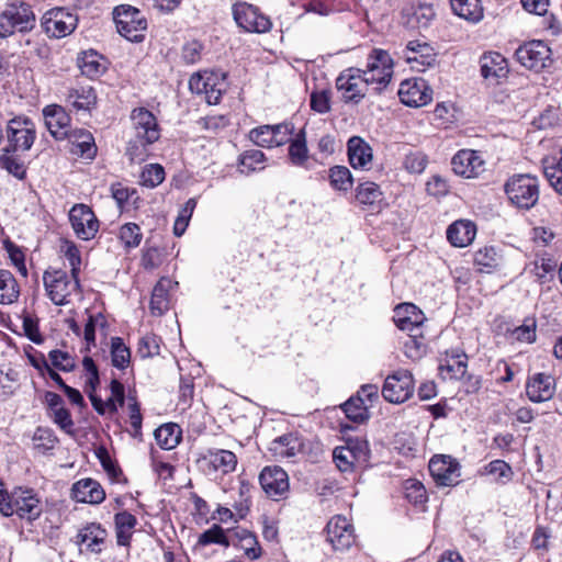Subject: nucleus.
Instances as JSON below:
<instances>
[{
    "label": "nucleus",
    "mask_w": 562,
    "mask_h": 562,
    "mask_svg": "<svg viewBox=\"0 0 562 562\" xmlns=\"http://www.w3.org/2000/svg\"><path fill=\"white\" fill-rule=\"evenodd\" d=\"M401 102L407 106L420 108L432 99V91L426 80L422 78L403 81L397 91Z\"/></svg>",
    "instance_id": "dca6fc26"
},
{
    "label": "nucleus",
    "mask_w": 562,
    "mask_h": 562,
    "mask_svg": "<svg viewBox=\"0 0 562 562\" xmlns=\"http://www.w3.org/2000/svg\"><path fill=\"white\" fill-rule=\"evenodd\" d=\"M116 541L119 546H127L132 538L137 519L131 513L123 510L114 516Z\"/></svg>",
    "instance_id": "4c0bfd02"
},
{
    "label": "nucleus",
    "mask_w": 562,
    "mask_h": 562,
    "mask_svg": "<svg viewBox=\"0 0 562 562\" xmlns=\"http://www.w3.org/2000/svg\"><path fill=\"white\" fill-rule=\"evenodd\" d=\"M34 449L41 453L53 450L58 443V438L54 430L47 427L36 428L33 435Z\"/></svg>",
    "instance_id": "09e8293b"
},
{
    "label": "nucleus",
    "mask_w": 562,
    "mask_h": 562,
    "mask_svg": "<svg viewBox=\"0 0 562 562\" xmlns=\"http://www.w3.org/2000/svg\"><path fill=\"white\" fill-rule=\"evenodd\" d=\"M393 322L403 331L415 333L423 329L426 316L412 303H402L393 310Z\"/></svg>",
    "instance_id": "412c9836"
},
{
    "label": "nucleus",
    "mask_w": 562,
    "mask_h": 562,
    "mask_svg": "<svg viewBox=\"0 0 562 562\" xmlns=\"http://www.w3.org/2000/svg\"><path fill=\"white\" fill-rule=\"evenodd\" d=\"M249 139L260 147H274L272 125H261L249 132Z\"/></svg>",
    "instance_id": "4d7b16f0"
},
{
    "label": "nucleus",
    "mask_w": 562,
    "mask_h": 562,
    "mask_svg": "<svg viewBox=\"0 0 562 562\" xmlns=\"http://www.w3.org/2000/svg\"><path fill=\"white\" fill-rule=\"evenodd\" d=\"M451 9L454 14L476 23L483 19V5L481 0H450Z\"/></svg>",
    "instance_id": "c9c22d12"
},
{
    "label": "nucleus",
    "mask_w": 562,
    "mask_h": 562,
    "mask_svg": "<svg viewBox=\"0 0 562 562\" xmlns=\"http://www.w3.org/2000/svg\"><path fill=\"white\" fill-rule=\"evenodd\" d=\"M212 80V76L201 75L198 72L192 75L189 79V88L193 93L205 94L211 87H214Z\"/></svg>",
    "instance_id": "69168bd1"
},
{
    "label": "nucleus",
    "mask_w": 562,
    "mask_h": 562,
    "mask_svg": "<svg viewBox=\"0 0 562 562\" xmlns=\"http://www.w3.org/2000/svg\"><path fill=\"white\" fill-rule=\"evenodd\" d=\"M427 159L422 153H409L406 155L404 166L409 172L420 173L425 170Z\"/></svg>",
    "instance_id": "774afa93"
},
{
    "label": "nucleus",
    "mask_w": 562,
    "mask_h": 562,
    "mask_svg": "<svg viewBox=\"0 0 562 562\" xmlns=\"http://www.w3.org/2000/svg\"><path fill=\"white\" fill-rule=\"evenodd\" d=\"M413 392V376L408 370H397L389 374V403H404Z\"/></svg>",
    "instance_id": "5701e85b"
},
{
    "label": "nucleus",
    "mask_w": 562,
    "mask_h": 562,
    "mask_svg": "<svg viewBox=\"0 0 562 562\" xmlns=\"http://www.w3.org/2000/svg\"><path fill=\"white\" fill-rule=\"evenodd\" d=\"M77 16L63 8H54L42 18V26L53 37L69 35L77 25Z\"/></svg>",
    "instance_id": "ddd939ff"
},
{
    "label": "nucleus",
    "mask_w": 562,
    "mask_h": 562,
    "mask_svg": "<svg viewBox=\"0 0 562 562\" xmlns=\"http://www.w3.org/2000/svg\"><path fill=\"white\" fill-rule=\"evenodd\" d=\"M203 461H205L212 470L223 474L235 471L237 465L235 453L224 449L209 450L203 456Z\"/></svg>",
    "instance_id": "2f4dec72"
},
{
    "label": "nucleus",
    "mask_w": 562,
    "mask_h": 562,
    "mask_svg": "<svg viewBox=\"0 0 562 562\" xmlns=\"http://www.w3.org/2000/svg\"><path fill=\"white\" fill-rule=\"evenodd\" d=\"M69 221L78 238L92 239L99 231V221L93 211L85 204H76L69 211Z\"/></svg>",
    "instance_id": "f8f14e48"
},
{
    "label": "nucleus",
    "mask_w": 562,
    "mask_h": 562,
    "mask_svg": "<svg viewBox=\"0 0 562 562\" xmlns=\"http://www.w3.org/2000/svg\"><path fill=\"white\" fill-rule=\"evenodd\" d=\"M47 415L54 422V424H56L67 435H75V423L71 418L70 412L65 406L55 409L54 412H49Z\"/></svg>",
    "instance_id": "13d9d810"
},
{
    "label": "nucleus",
    "mask_w": 562,
    "mask_h": 562,
    "mask_svg": "<svg viewBox=\"0 0 562 562\" xmlns=\"http://www.w3.org/2000/svg\"><path fill=\"white\" fill-rule=\"evenodd\" d=\"M153 143H147L145 139L134 136L127 143L126 156L131 162H143L148 157V146Z\"/></svg>",
    "instance_id": "6e6d98bb"
},
{
    "label": "nucleus",
    "mask_w": 562,
    "mask_h": 562,
    "mask_svg": "<svg viewBox=\"0 0 562 562\" xmlns=\"http://www.w3.org/2000/svg\"><path fill=\"white\" fill-rule=\"evenodd\" d=\"M429 472L438 485L452 486L458 484L460 465L456 459L446 454H436L429 461Z\"/></svg>",
    "instance_id": "2eb2a0df"
},
{
    "label": "nucleus",
    "mask_w": 562,
    "mask_h": 562,
    "mask_svg": "<svg viewBox=\"0 0 562 562\" xmlns=\"http://www.w3.org/2000/svg\"><path fill=\"white\" fill-rule=\"evenodd\" d=\"M199 543L203 546L217 543L228 547L231 544V541L221 526L213 525L210 529L201 533V536L199 537Z\"/></svg>",
    "instance_id": "052dcab7"
},
{
    "label": "nucleus",
    "mask_w": 562,
    "mask_h": 562,
    "mask_svg": "<svg viewBox=\"0 0 562 562\" xmlns=\"http://www.w3.org/2000/svg\"><path fill=\"white\" fill-rule=\"evenodd\" d=\"M108 532L100 524L91 522L79 530L76 537V543L86 546V550L90 553L99 554L103 550Z\"/></svg>",
    "instance_id": "a878e982"
},
{
    "label": "nucleus",
    "mask_w": 562,
    "mask_h": 562,
    "mask_svg": "<svg viewBox=\"0 0 562 562\" xmlns=\"http://www.w3.org/2000/svg\"><path fill=\"white\" fill-rule=\"evenodd\" d=\"M348 159L353 169L368 170L373 158L372 148L359 136H352L347 143Z\"/></svg>",
    "instance_id": "cd10ccee"
},
{
    "label": "nucleus",
    "mask_w": 562,
    "mask_h": 562,
    "mask_svg": "<svg viewBox=\"0 0 562 562\" xmlns=\"http://www.w3.org/2000/svg\"><path fill=\"white\" fill-rule=\"evenodd\" d=\"M48 360L52 368L69 372L75 369L74 358L66 351L55 349L49 351Z\"/></svg>",
    "instance_id": "680f3d73"
},
{
    "label": "nucleus",
    "mask_w": 562,
    "mask_h": 562,
    "mask_svg": "<svg viewBox=\"0 0 562 562\" xmlns=\"http://www.w3.org/2000/svg\"><path fill=\"white\" fill-rule=\"evenodd\" d=\"M159 349L160 339L154 334H147L139 339L137 353L145 359L158 355Z\"/></svg>",
    "instance_id": "e2e57ef3"
},
{
    "label": "nucleus",
    "mask_w": 562,
    "mask_h": 562,
    "mask_svg": "<svg viewBox=\"0 0 562 562\" xmlns=\"http://www.w3.org/2000/svg\"><path fill=\"white\" fill-rule=\"evenodd\" d=\"M476 228L470 221H456L447 229V238L454 247H465L475 238Z\"/></svg>",
    "instance_id": "473e14b6"
},
{
    "label": "nucleus",
    "mask_w": 562,
    "mask_h": 562,
    "mask_svg": "<svg viewBox=\"0 0 562 562\" xmlns=\"http://www.w3.org/2000/svg\"><path fill=\"white\" fill-rule=\"evenodd\" d=\"M117 32L131 42H142L147 29V21L140 11L128 4L114 9Z\"/></svg>",
    "instance_id": "423d86ee"
},
{
    "label": "nucleus",
    "mask_w": 562,
    "mask_h": 562,
    "mask_svg": "<svg viewBox=\"0 0 562 562\" xmlns=\"http://www.w3.org/2000/svg\"><path fill=\"white\" fill-rule=\"evenodd\" d=\"M474 263L482 268H496L499 263V256L492 246H485L474 255Z\"/></svg>",
    "instance_id": "bf43d9fd"
},
{
    "label": "nucleus",
    "mask_w": 562,
    "mask_h": 562,
    "mask_svg": "<svg viewBox=\"0 0 562 562\" xmlns=\"http://www.w3.org/2000/svg\"><path fill=\"white\" fill-rule=\"evenodd\" d=\"M134 136L155 143L160 137V128L156 116L146 108H136L131 112Z\"/></svg>",
    "instance_id": "a211bd4d"
},
{
    "label": "nucleus",
    "mask_w": 562,
    "mask_h": 562,
    "mask_svg": "<svg viewBox=\"0 0 562 562\" xmlns=\"http://www.w3.org/2000/svg\"><path fill=\"white\" fill-rule=\"evenodd\" d=\"M329 181L334 189L348 191L352 186V176L345 166H334L329 169Z\"/></svg>",
    "instance_id": "3c124183"
},
{
    "label": "nucleus",
    "mask_w": 562,
    "mask_h": 562,
    "mask_svg": "<svg viewBox=\"0 0 562 562\" xmlns=\"http://www.w3.org/2000/svg\"><path fill=\"white\" fill-rule=\"evenodd\" d=\"M8 144L4 146L15 151H27L36 139L34 122L24 115L14 116L5 126Z\"/></svg>",
    "instance_id": "0eeeda50"
},
{
    "label": "nucleus",
    "mask_w": 562,
    "mask_h": 562,
    "mask_svg": "<svg viewBox=\"0 0 562 562\" xmlns=\"http://www.w3.org/2000/svg\"><path fill=\"white\" fill-rule=\"evenodd\" d=\"M238 547L244 550L245 555L250 560H257L261 555V548L257 537L254 533L246 535V537L241 539V543Z\"/></svg>",
    "instance_id": "338daca9"
},
{
    "label": "nucleus",
    "mask_w": 562,
    "mask_h": 562,
    "mask_svg": "<svg viewBox=\"0 0 562 562\" xmlns=\"http://www.w3.org/2000/svg\"><path fill=\"white\" fill-rule=\"evenodd\" d=\"M105 326L106 321L101 313L88 315L83 330V339L87 344V349H90L91 346H95V329L98 327L103 328Z\"/></svg>",
    "instance_id": "5fc2aeb1"
},
{
    "label": "nucleus",
    "mask_w": 562,
    "mask_h": 562,
    "mask_svg": "<svg viewBox=\"0 0 562 562\" xmlns=\"http://www.w3.org/2000/svg\"><path fill=\"white\" fill-rule=\"evenodd\" d=\"M10 509L3 510V516L16 515L30 522L36 520L43 512V504L32 488L16 487L10 493L8 501Z\"/></svg>",
    "instance_id": "20e7f679"
},
{
    "label": "nucleus",
    "mask_w": 562,
    "mask_h": 562,
    "mask_svg": "<svg viewBox=\"0 0 562 562\" xmlns=\"http://www.w3.org/2000/svg\"><path fill=\"white\" fill-rule=\"evenodd\" d=\"M154 435L157 445L165 450L176 448L181 440V429L172 423L161 425L155 430Z\"/></svg>",
    "instance_id": "58836bf2"
},
{
    "label": "nucleus",
    "mask_w": 562,
    "mask_h": 562,
    "mask_svg": "<svg viewBox=\"0 0 562 562\" xmlns=\"http://www.w3.org/2000/svg\"><path fill=\"white\" fill-rule=\"evenodd\" d=\"M452 170L463 178H476L484 170V160L481 155L471 149L459 150L451 160Z\"/></svg>",
    "instance_id": "aec40b11"
},
{
    "label": "nucleus",
    "mask_w": 562,
    "mask_h": 562,
    "mask_svg": "<svg viewBox=\"0 0 562 562\" xmlns=\"http://www.w3.org/2000/svg\"><path fill=\"white\" fill-rule=\"evenodd\" d=\"M20 295L19 284L13 274L5 269H0V304H12Z\"/></svg>",
    "instance_id": "ea45409f"
},
{
    "label": "nucleus",
    "mask_w": 562,
    "mask_h": 562,
    "mask_svg": "<svg viewBox=\"0 0 562 562\" xmlns=\"http://www.w3.org/2000/svg\"><path fill=\"white\" fill-rule=\"evenodd\" d=\"M481 74L484 79L491 83H498L501 79H504L508 75V64L506 58L496 52L484 54L481 57Z\"/></svg>",
    "instance_id": "393cba45"
},
{
    "label": "nucleus",
    "mask_w": 562,
    "mask_h": 562,
    "mask_svg": "<svg viewBox=\"0 0 562 562\" xmlns=\"http://www.w3.org/2000/svg\"><path fill=\"white\" fill-rule=\"evenodd\" d=\"M436 16L434 3L430 2L409 3L401 12L403 25L411 30L428 29Z\"/></svg>",
    "instance_id": "4468645a"
},
{
    "label": "nucleus",
    "mask_w": 562,
    "mask_h": 562,
    "mask_svg": "<svg viewBox=\"0 0 562 562\" xmlns=\"http://www.w3.org/2000/svg\"><path fill=\"white\" fill-rule=\"evenodd\" d=\"M378 402V386L366 384L360 387L356 395L341 405V409L350 422L362 424L370 418V411Z\"/></svg>",
    "instance_id": "39448f33"
},
{
    "label": "nucleus",
    "mask_w": 562,
    "mask_h": 562,
    "mask_svg": "<svg viewBox=\"0 0 562 562\" xmlns=\"http://www.w3.org/2000/svg\"><path fill=\"white\" fill-rule=\"evenodd\" d=\"M266 160L265 154L259 149L246 150L240 155L239 166L243 173H250L254 171L262 170Z\"/></svg>",
    "instance_id": "de8ad7c7"
},
{
    "label": "nucleus",
    "mask_w": 562,
    "mask_h": 562,
    "mask_svg": "<svg viewBox=\"0 0 562 562\" xmlns=\"http://www.w3.org/2000/svg\"><path fill=\"white\" fill-rule=\"evenodd\" d=\"M504 192L512 205L519 210L532 209L539 200V180L530 173H518L507 179Z\"/></svg>",
    "instance_id": "f03ea898"
},
{
    "label": "nucleus",
    "mask_w": 562,
    "mask_h": 562,
    "mask_svg": "<svg viewBox=\"0 0 562 562\" xmlns=\"http://www.w3.org/2000/svg\"><path fill=\"white\" fill-rule=\"evenodd\" d=\"M165 180V169L159 164H149L144 167L140 173V184L147 188H155Z\"/></svg>",
    "instance_id": "603ef678"
},
{
    "label": "nucleus",
    "mask_w": 562,
    "mask_h": 562,
    "mask_svg": "<svg viewBox=\"0 0 562 562\" xmlns=\"http://www.w3.org/2000/svg\"><path fill=\"white\" fill-rule=\"evenodd\" d=\"M35 14L24 2L9 3L0 12V38H7L15 32L26 33L35 26Z\"/></svg>",
    "instance_id": "7ed1b4c3"
},
{
    "label": "nucleus",
    "mask_w": 562,
    "mask_h": 562,
    "mask_svg": "<svg viewBox=\"0 0 562 562\" xmlns=\"http://www.w3.org/2000/svg\"><path fill=\"white\" fill-rule=\"evenodd\" d=\"M119 238L126 249H132L139 246L143 234L136 223H126L120 227Z\"/></svg>",
    "instance_id": "8fccbe9b"
},
{
    "label": "nucleus",
    "mask_w": 562,
    "mask_h": 562,
    "mask_svg": "<svg viewBox=\"0 0 562 562\" xmlns=\"http://www.w3.org/2000/svg\"><path fill=\"white\" fill-rule=\"evenodd\" d=\"M356 199L362 205L369 206L378 213L382 210L383 192L380 187L371 181L360 183L356 191Z\"/></svg>",
    "instance_id": "72a5a7b5"
},
{
    "label": "nucleus",
    "mask_w": 562,
    "mask_h": 562,
    "mask_svg": "<svg viewBox=\"0 0 562 562\" xmlns=\"http://www.w3.org/2000/svg\"><path fill=\"white\" fill-rule=\"evenodd\" d=\"M327 540L337 551H345L356 542L353 526L345 516H334L326 526Z\"/></svg>",
    "instance_id": "f3484780"
},
{
    "label": "nucleus",
    "mask_w": 562,
    "mask_h": 562,
    "mask_svg": "<svg viewBox=\"0 0 562 562\" xmlns=\"http://www.w3.org/2000/svg\"><path fill=\"white\" fill-rule=\"evenodd\" d=\"M333 459L341 472H347L353 468L356 453L349 446L336 447L333 451Z\"/></svg>",
    "instance_id": "864d4df0"
},
{
    "label": "nucleus",
    "mask_w": 562,
    "mask_h": 562,
    "mask_svg": "<svg viewBox=\"0 0 562 562\" xmlns=\"http://www.w3.org/2000/svg\"><path fill=\"white\" fill-rule=\"evenodd\" d=\"M68 139L71 142V151L86 159L95 156L97 148L92 134L86 130H74Z\"/></svg>",
    "instance_id": "f704fd0d"
},
{
    "label": "nucleus",
    "mask_w": 562,
    "mask_h": 562,
    "mask_svg": "<svg viewBox=\"0 0 562 562\" xmlns=\"http://www.w3.org/2000/svg\"><path fill=\"white\" fill-rule=\"evenodd\" d=\"M71 497L78 503L100 504L105 498V492L98 481L82 479L72 485Z\"/></svg>",
    "instance_id": "bb28decb"
},
{
    "label": "nucleus",
    "mask_w": 562,
    "mask_h": 562,
    "mask_svg": "<svg viewBox=\"0 0 562 562\" xmlns=\"http://www.w3.org/2000/svg\"><path fill=\"white\" fill-rule=\"evenodd\" d=\"M170 284L171 281L169 279L162 278L155 285L150 300V308L154 313L161 315L168 310V288Z\"/></svg>",
    "instance_id": "79ce46f5"
},
{
    "label": "nucleus",
    "mask_w": 562,
    "mask_h": 562,
    "mask_svg": "<svg viewBox=\"0 0 562 562\" xmlns=\"http://www.w3.org/2000/svg\"><path fill=\"white\" fill-rule=\"evenodd\" d=\"M43 280L46 293L55 305L67 304V297L79 285L76 278L71 281L63 270L46 271Z\"/></svg>",
    "instance_id": "9b49d317"
},
{
    "label": "nucleus",
    "mask_w": 562,
    "mask_h": 562,
    "mask_svg": "<svg viewBox=\"0 0 562 562\" xmlns=\"http://www.w3.org/2000/svg\"><path fill=\"white\" fill-rule=\"evenodd\" d=\"M518 61L526 68L540 71L552 64L551 49L543 41H530L516 50Z\"/></svg>",
    "instance_id": "9d476101"
},
{
    "label": "nucleus",
    "mask_w": 562,
    "mask_h": 562,
    "mask_svg": "<svg viewBox=\"0 0 562 562\" xmlns=\"http://www.w3.org/2000/svg\"><path fill=\"white\" fill-rule=\"evenodd\" d=\"M289 158L295 166H303L308 159L305 131L301 130L289 146Z\"/></svg>",
    "instance_id": "c03bdc74"
},
{
    "label": "nucleus",
    "mask_w": 562,
    "mask_h": 562,
    "mask_svg": "<svg viewBox=\"0 0 562 562\" xmlns=\"http://www.w3.org/2000/svg\"><path fill=\"white\" fill-rule=\"evenodd\" d=\"M407 50V61L411 64L412 69L416 71H425L437 64V54L426 42L409 41Z\"/></svg>",
    "instance_id": "b1692460"
},
{
    "label": "nucleus",
    "mask_w": 562,
    "mask_h": 562,
    "mask_svg": "<svg viewBox=\"0 0 562 562\" xmlns=\"http://www.w3.org/2000/svg\"><path fill=\"white\" fill-rule=\"evenodd\" d=\"M259 483L266 495L272 501L279 502L288 498L290 480L281 467H265L259 474Z\"/></svg>",
    "instance_id": "1a4fd4ad"
},
{
    "label": "nucleus",
    "mask_w": 562,
    "mask_h": 562,
    "mask_svg": "<svg viewBox=\"0 0 562 562\" xmlns=\"http://www.w3.org/2000/svg\"><path fill=\"white\" fill-rule=\"evenodd\" d=\"M101 56L93 50L82 53L78 59L77 64L81 70V74L89 77L94 78L100 76L104 71V66L101 63Z\"/></svg>",
    "instance_id": "a19ab883"
},
{
    "label": "nucleus",
    "mask_w": 562,
    "mask_h": 562,
    "mask_svg": "<svg viewBox=\"0 0 562 562\" xmlns=\"http://www.w3.org/2000/svg\"><path fill=\"white\" fill-rule=\"evenodd\" d=\"M485 470L486 473L493 475L497 482L506 483L513 477L512 468L503 460L491 461Z\"/></svg>",
    "instance_id": "0e129e2a"
},
{
    "label": "nucleus",
    "mask_w": 562,
    "mask_h": 562,
    "mask_svg": "<svg viewBox=\"0 0 562 562\" xmlns=\"http://www.w3.org/2000/svg\"><path fill=\"white\" fill-rule=\"evenodd\" d=\"M303 443L297 435L285 434L276 438L270 446V451L278 459H293L301 452Z\"/></svg>",
    "instance_id": "7c9ffc66"
},
{
    "label": "nucleus",
    "mask_w": 562,
    "mask_h": 562,
    "mask_svg": "<svg viewBox=\"0 0 562 562\" xmlns=\"http://www.w3.org/2000/svg\"><path fill=\"white\" fill-rule=\"evenodd\" d=\"M405 498L414 506H424L428 501L423 483L416 479H408L403 483Z\"/></svg>",
    "instance_id": "37998d69"
},
{
    "label": "nucleus",
    "mask_w": 562,
    "mask_h": 562,
    "mask_svg": "<svg viewBox=\"0 0 562 562\" xmlns=\"http://www.w3.org/2000/svg\"><path fill=\"white\" fill-rule=\"evenodd\" d=\"M19 151L3 147L0 150V167L19 180L26 177V167Z\"/></svg>",
    "instance_id": "e433bc0d"
},
{
    "label": "nucleus",
    "mask_w": 562,
    "mask_h": 562,
    "mask_svg": "<svg viewBox=\"0 0 562 562\" xmlns=\"http://www.w3.org/2000/svg\"><path fill=\"white\" fill-rule=\"evenodd\" d=\"M555 393V379L551 374L535 373L526 382V395L533 403L550 401Z\"/></svg>",
    "instance_id": "4be33fe9"
},
{
    "label": "nucleus",
    "mask_w": 562,
    "mask_h": 562,
    "mask_svg": "<svg viewBox=\"0 0 562 562\" xmlns=\"http://www.w3.org/2000/svg\"><path fill=\"white\" fill-rule=\"evenodd\" d=\"M66 102L76 111L89 112L97 104V93L88 86L70 88L66 94Z\"/></svg>",
    "instance_id": "c756f323"
},
{
    "label": "nucleus",
    "mask_w": 562,
    "mask_h": 562,
    "mask_svg": "<svg viewBox=\"0 0 562 562\" xmlns=\"http://www.w3.org/2000/svg\"><path fill=\"white\" fill-rule=\"evenodd\" d=\"M232 13L236 24L246 32L267 33L272 27V22L257 7L247 2L233 4Z\"/></svg>",
    "instance_id": "6e6552de"
},
{
    "label": "nucleus",
    "mask_w": 562,
    "mask_h": 562,
    "mask_svg": "<svg viewBox=\"0 0 562 562\" xmlns=\"http://www.w3.org/2000/svg\"><path fill=\"white\" fill-rule=\"evenodd\" d=\"M468 356L460 349L446 351L440 358L439 370L449 374L450 379H460L467 373Z\"/></svg>",
    "instance_id": "c85d7f7f"
},
{
    "label": "nucleus",
    "mask_w": 562,
    "mask_h": 562,
    "mask_svg": "<svg viewBox=\"0 0 562 562\" xmlns=\"http://www.w3.org/2000/svg\"><path fill=\"white\" fill-rule=\"evenodd\" d=\"M43 116L47 130L55 139L68 138L74 132L70 130V116L61 105H46L43 109Z\"/></svg>",
    "instance_id": "6ab92c4d"
},
{
    "label": "nucleus",
    "mask_w": 562,
    "mask_h": 562,
    "mask_svg": "<svg viewBox=\"0 0 562 562\" xmlns=\"http://www.w3.org/2000/svg\"><path fill=\"white\" fill-rule=\"evenodd\" d=\"M111 359L117 369H125L131 362V350L121 337L111 338Z\"/></svg>",
    "instance_id": "49530a36"
},
{
    "label": "nucleus",
    "mask_w": 562,
    "mask_h": 562,
    "mask_svg": "<svg viewBox=\"0 0 562 562\" xmlns=\"http://www.w3.org/2000/svg\"><path fill=\"white\" fill-rule=\"evenodd\" d=\"M427 351V344L423 329L409 333L407 340L404 342V352L412 360L420 359Z\"/></svg>",
    "instance_id": "a18cd8bd"
},
{
    "label": "nucleus",
    "mask_w": 562,
    "mask_h": 562,
    "mask_svg": "<svg viewBox=\"0 0 562 562\" xmlns=\"http://www.w3.org/2000/svg\"><path fill=\"white\" fill-rule=\"evenodd\" d=\"M360 72V69H348L336 80V87L346 102L360 101L369 86L375 85L372 88L375 93H381L386 87V52L374 48L368 56L367 68L362 71V76Z\"/></svg>",
    "instance_id": "f257e3e1"
}]
</instances>
